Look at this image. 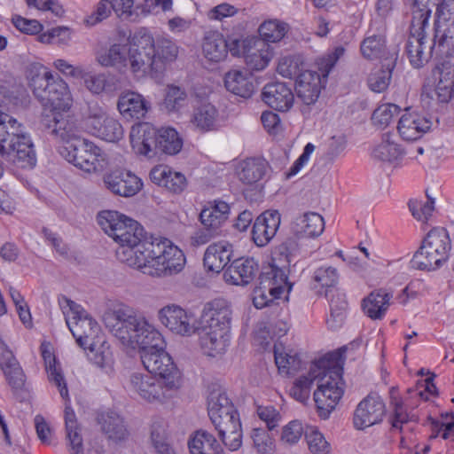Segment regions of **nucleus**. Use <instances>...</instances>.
I'll list each match as a JSON object with an SVG mask.
<instances>
[{"label": "nucleus", "mask_w": 454, "mask_h": 454, "mask_svg": "<svg viewBox=\"0 0 454 454\" xmlns=\"http://www.w3.org/2000/svg\"><path fill=\"white\" fill-rule=\"evenodd\" d=\"M232 256V246L227 242L215 243L207 247L203 263L207 271L219 273Z\"/></svg>", "instance_id": "nucleus-30"}, {"label": "nucleus", "mask_w": 454, "mask_h": 454, "mask_svg": "<svg viewBox=\"0 0 454 454\" xmlns=\"http://www.w3.org/2000/svg\"><path fill=\"white\" fill-rule=\"evenodd\" d=\"M288 32L287 24L278 20H268L263 21L258 27V34L261 42L265 43H276L280 42Z\"/></svg>", "instance_id": "nucleus-46"}, {"label": "nucleus", "mask_w": 454, "mask_h": 454, "mask_svg": "<svg viewBox=\"0 0 454 454\" xmlns=\"http://www.w3.org/2000/svg\"><path fill=\"white\" fill-rule=\"evenodd\" d=\"M139 46L145 64V78L162 74L178 56V46L172 40L165 37L154 39L146 31L139 32Z\"/></svg>", "instance_id": "nucleus-13"}, {"label": "nucleus", "mask_w": 454, "mask_h": 454, "mask_svg": "<svg viewBox=\"0 0 454 454\" xmlns=\"http://www.w3.org/2000/svg\"><path fill=\"white\" fill-rule=\"evenodd\" d=\"M84 124L91 136L105 142L118 143L124 137L121 123L101 108L92 109Z\"/></svg>", "instance_id": "nucleus-18"}, {"label": "nucleus", "mask_w": 454, "mask_h": 454, "mask_svg": "<svg viewBox=\"0 0 454 454\" xmlns=\"http://www.w3.org/2000/svg\"><path fill=\"white\" fill-rule=\"evenodd\" d=\"M363 57L366 59H377L384 58L387 59V53L385 50V40L380 35H371L366 37L360 46Z\"/></svg>", "instance_id": "nucleus-53"}, {"label": "nucleus", "mask_w": 454, "mask_h": 454, "mask_svg": "<svg viewBox=\"0 0 454 454\" xmlns=\"http://www.w3.org/2000/svg\"><path fill=\"white\" fill-rule=\"evenodd\" d=\"M274 354L275 363L279 373L290 375L299 368L301 359L297 352L294 349L279 344L275 346Z\"/></svg>", "instance_id": "nucleus-44"}, {"label": "nucleus", "mask_w": 454, "mask_h": 454, "mask_svg": "<svg viewBox=\"0 0 454 454\" xmlns=\"http://www.w3.org/2000/svg\"><path fill=\"white\" fill-rule=\"evenodd\" d=\"M403 149L395 140V135L385 133L381 141L374 147L372 156L381 161L395 162L402 158Z\"/></svg>", "instance_id": "nucleus-40"}, {"label": "nucleus", "mask_w": 454, "mask_h": 454, "mask_svg": "<svg viewBox=\"0 0 454 454\" xmlns=\"http://www.w3.org/2000/svg\"><path fill=\"white\" fill-rule=\"evenodd\" d=\"M30 86L35 95L43 101L42 123L51 135L58 121L75 122L70 116H63L73 106V96L68 84L60 77H55L53 73L43 67L42 74H36L30 78Z\"/></svg>", "instance_id": "nucleus-6"}, {"label": "nucleus", "mask_w": 454, "mask_h": 454, "mask_svg": "<svg viewBox=\"0 0 454 454\" xmlns=\"http://www.w3.org/2000/svg\"><path fill=\"white\" fill-rule=\"evenodd\" d=\"M325 229L323 217L315 212H307L297 216L292 225L293 232L301 238H315Z\"/></svg>", "instance_id": "nucleus-31"}, {"label": "nucleus", "mask_w": 454, "mask_h": 454, "mask_svg": "<svg viewBox=\"0 0 454 454\" xmlns=\"http://www.w3.org/2000/svg\"><path fill=\"white\" fill-rule=\"evenodd\" d=\"M53 136L59 144V153L75 168L88 174L102 173L109 168V155L94 142L82 137L75 122L59 121Z\"/></svg>", "instance_id": "nucleus-5"}, {"label": "nucleus", "mask_w": 454, "mask_h": 454, "mask_svg": "<svg viewBox=\"0 0 454 454\" xmlns=\"http://www.w3.org/2000/svg\"><path fill=\"white\" fill-rule=\"evenodd\" d=\"M392 294L383 289L372 292L363 300V310L372 319H380L387 313Z\"/></svg>", "instance_id": "nucleus-35"}, {"label": "nucleus", "mask_w": 454, "mask_h": 454, "mask_svg": "<svg viewBox=\"0 0 454 454\" xmlns=\"http://www.w3.org/2000/svg\"><path fill=\"white\" fill-rule=\"evenodd\" d=\"M124 387L134 399L154 405L168 403L176 395L178 391L155 375L138 371L129 374Z\"/></svg>", "instance_id": "nucleus-12"}, {"label": "nucleus", "mask_w": 454, "mask_h": 454, "mask_svg": "<svg viewBox=\"0 0 454 454\" xmlns=\"http://www.w3.org/2000/svg\"><path fill=\"white\" fill-rule=\"evenodd\" d=\"M207 412L223 445L231 451L239 450L243 443L240 416L225 392L221 389L210 392Z\"/></svg>", "instance_id": "nucleus-8"}, {"label": "nucleus", "mask_w": 454, "mask_h": 454, "mask_svg": "<svg viewBox=\"0 0 454 454\" xmlns=\"http://www.w3.org/2000/svg\"><path fill=\"white\" fill-rule=\"evenodd\" d=\"M409 208L412 215L419 221H427L434 210V201L412 200L409 202Z\"/></svg>", "instance_id": "nucleus-60"}, {"label": "nucleus", "mask_w": 454, "mask_h": 454, "mask_svg": "<svg viewBox=\"0 0 454 454\" xmlns=\"http://www.w3.org/2000/svg\"><path fill=\"white\" fill-rule=\"evenodd\" d=\"M103 231L116 244L118 261L130 269L153 278H165L183 271L186 257L166 238L149 240L144 227L133 218L116 210H103L97 215Z\"/></svg>", "instance_id": "nucleus-1"}, {"label": "nucleus", "mask_w": 454, "mask_h": 454, "mask_svg": "<svg viewBox=\"0 0 454 454\" xmlns=\"http://www.w3.org/2000/svg\"><path fill=\"white\" fill-rule=\"evenodd\" d=\"M274 57V49L256 37V43L249 46L245 53L247 66L254 71H262Z\"/></svg>", "instance_id": "nucleus-34"}, {"label": "nucleus", "mask_w": 454, "mask_h": 454, "mask_svg": "<svg viewBox=\"0 0 454 454\" xmlns=\"http://www.w3.org/2000/svg\"><path fill=\"white\" fill-rule=\"evenodd\" d=\"M302 60L298 55L281 56L278 60L277 72L285 78H292L301 71Z\"/></svg>", "instance_id": "nucleus-55"}, {"label": "nucleus", "mask_w": 454, "mask_h": 454, "mask_svg": "<svg viewBox=\"0 0 454 454\" xmlns=\"http://www.w3.org/2000/svg\"><path fill=\"white\" fill-rule=\"evenodd\" d=\"M422 96L442 103L454 98V60H444L432 70L424 82Z\"/></svg>", "instance_id": "nucleus-16"}, {"label": "nucleus", "mask_w": 454, "mask_h": 454, "mask_svg": "<svg viewBox=\"0 0 454 454\" xmlns=\"http://www.w3.org/2000/svg\"><path fill=\"white\" fill-rule=\"evenodd\" d=\"M187 104V93L184 89L170 84L165 89L162 108L168 113H177Z\"/></svg>", "instance_id": "nucleus-48"}, {"label": "nucleus", "mask_w": 454, "mask_h": 454, "mask_svg": "<svg viewBox=\"0 0 454 454\" xmlns=\"http://www.w3.org/2000/svg\"><path fill=\"white\" fill-rule=\"evenodd\" d=\"M190 454H218L220 445L216 438L206 430H197L188 440Z\"/></svg>", "instance_id": "nucleus-39"}, {"label": "nucleus", "mask_w": 454, "mask_h": 454, "mask_svg": "<svg viewBox=\"0 0 454 454\" xmlns=\"http://www.w3.org/2000/svg\"><path fill=\"white\" fill-rule=\"evenodd\" d=\"M262 101L278 112L289 111L294 104V93L291 85L284 82L267 83L262 92Z\"/></svg>", "instance_id": "nucleus-25"}, {"label": "nucleus", "mask_w": 454, "mask_h": 454, "mask_svg": "<svg viewBox=\"0 0 454 454\" xmlns=\"http://www.w3.org/2000/svg\"><path fill=\"white\" fill-rule=\"evenodd\" d=\"M102 428L114 441L124 440L128 435L123 419L115 413L107 414L106 418H103Z\"/></svg>", "instance_id": "nucleus-54"}, {"label": "nucleus", "mask_w": 454, "mask_h": 454, "mask_svg": "<svg viewBox=\"0 0 454 454\" xmlns=\"http://www.w3.org/2000/svg\"><path fill=\"white\" fill-rule=\"evenodd\" d=\"M261 281L264 283V287L271 292L273 297L288 300L293 284L288 279L287 269L270 264L262 273Z\"/></svg>", "instance_id": "nucleus-28"}, {"label": "nucleus", "mask_w": 454, "mask_h": 454, "mask_svg": "<svg viewBox=\"0 0 454 454\" xmlns=\"http://www.w3.org/2000/svg\"><path fill=\"white\" fill-rule=\"evenodd\" d=\"M105 188L111 193L122 198H131L138 194L144 187L143 180L127 168H115L102 176Z\"/></svg>", "instance_id": "nucleus-19"}, {"label": "nucleus", "mask_w": 454, "mask_h": 454, "mask_svg": "<svg viewBox=\"0 0 454 454\" xmlns=\"http://www.w3.org/2000/svg\"><path fill=\"white\" fill-rule=\"evenodd\" d=\"M80 79L83 80L86 89L93 94L102 93L107 83L106 76L104 73H93L88 70Z\"/></svg>", "instance_id": "nucleus-61"}, {"label": "nucleus", "mask_w": 454, "mask_h": 454, "mask_svg": "<svg viewBox=\"0 0 454 454\" xmlns=\"http://www.w3.org/2000/svg\"><path fill=\"white\" fill-rule=\"evenodd\" d=\"M202 54L210 62L219 63L227 57V42L216 31L207 33L202 43Z\"/></svg>", "instance_id": "nucleus-37"}, {"label": "nucleus", "mask_w": 454, "mask_h": 454, "mask_svg": "<svg viewBox=\"0 0 454 454\" xmlns=\"http://www.w3.org/2000/svg\"><path fill=\"white\" fill-rule=\"evenodd\" d=\"M259 270L253 257L235 259L223 272L224 281L233 286H247L253 281Z\"/></svg>", "instance_id": "nucleus-27"}, {"label": "nucleus", "mask_w": 454, "mask_h": 454, "mask_svg": "<svg viewBox=\"0 0 454 454\" xmlns=\"http://www.w3.org/2000/svg\"><path fill=\"white\" fill-rule=\"evenodd\" d=\"M129 143L134 153L152 159L157 155V129L148 122L133 125Z\"/></svg>", "instance_id": "nucleus-21"}, {"label": "nucleus", "mask_w": 454, "mask_h": 454, "mask_svg": "<svg viewBox=\"0 0 454 454\" xmlns=\"http://www.w3.org/2000/svg\"><path fill=\"white\" fill-rule=\"evenodd\" d=\"M104 323L122 348L140 353L147 372L179 390L182 373L166 350L163 334L153 322L122 304L107 311Z\"/></svg>", "instance_id": "nucleus-2"}, {"label": "nucleus", "mask_w": 454, "mask_h": 454, "mask_svg": "<svg viewBox=\"0 0 454 454\" xmlns=\"http://www.w3.org/2000/svg\"><path fill=\"white\" fill-rule=\"evenodd\" d=\"M113 10L112 0H99L94 11L84 18L87 27H94L110 17Z\"/></svg>", "instance_id": "nucleus-57"}, {"label": "nucleus", "mask_w": 454, "mask_h": 454, "mask_svg": "<svg viewBox=\"0 0 454 454\" xmlns=\"http://www.w3.org/2000/svg\"><path fill=\"white\" fill-rule=\"evenodd\" d=\"M345 48L337 46L317 59L320 73L303 70L296 77L295 90L299 98L306 105L314 104L325 87L327 77L338 60L344 55Z\"/></svg>", "instance_id": "nucleus-11"}, {"label": "nucleus", "mask_w": 454, "mask_h": 454, "mask_svg": "<svg viewBox=\"0 0 454 454\" xmlns=\"http://www.w3.org/2000/svg\"><path fill=\"white\" fill-rule=\"evenodd\" d=\"M386 415V405L382 398L375 394L361 400L354 411L353 425L356 430H364L380 424Z\"/></svg>", "instance_id": "nucleus-20"}, {"label": "nucleus", "mask_w": 454, "mask_h": 454, "mask_svg": "<svg viewBox=\"0 0 454 454\" xmlns=\"http://www.w3.org/2000/svg\"><path fill=\"white\" fill-rule=\"evenodd\" d=\"M152 109L151 102L141 93L126 90L117 100V110L127 121H141L145 119Z\"/></svg>", "instance_id": "nucleus-23"}, {"label": "nucleus", "mask_w": 454, "mask_h": 454, "mask_svg": "<svg viewBox=\"0 0 454 454\" xmlns=\"http://www.w3.org/2000/svg\"><path fill=\"white\" fill-rule=\"evenodd\" d=\"M232 314L231 304L225 299H215L203 306L200 317L202 330L200 346L206 356L216 357L227 351Z\"/></svg>", "instance_id": "nucleus-7"}, {"label": "nucleus", "mask_w": 454, "mask_h": 454, "mask_svg": "<svg viewBox=\"0 0 454 454\" xmlns=\"http://www.w3.org/2000/svg\"><path fill=\"white\" fill-rule=\"evenodd\" d=\"M0 155L20 168L36 164V153L30 134L16 118L0 109Z\"/></svg>", "instance_id": "nucleus-9"}, {"label": "nucleus", "mask_w": 454, "mask_h": 454, "mask_svg": "<svg viewBox=\"0 0 454 454\" xmlns=\"http://www.w3.org/2000/svg\"><path fill=\"white\" fill-rule=\"evenodd\" d=\"M399 112L400 107L397 105L382 104L373 111L372 121L375 126L387 127Z\"/></svg>", "instance_id": "nucleus-56"}, {"label": "nucleus", "mask_w": 454, "mask_h": 454, "mask_svg": "<svg viewBox=\"0 0 454 454\" xmlns=\"http://www.w3.org/2000/svg\"><path fill=\"white\" fill-rule=\"evenodd\" d=\"M411 21L406 52L411 64L419 68L427 62L432 51L450 56L454 50V0H442L435 12L434 38L431 46L428 30L432 14L411 12Z\"/></svg>", "instance_id": "nucleus-3"}, {"label": "nucleus", "mask_w": 454, "mask_h": 454, "mask_svg": "<svg viewBox=\"0 0 454 454\" xmlns=\"http://www.w3.org/2000/svg\"><path fill=\"white\" fill-rule=\"evenodd\" d=\"M151 441L158 454H176L174 450L166 442V431L163 427H153Z\"/></svg>", "instance_id": "nucleus-62"}, {"label": "nucleus", "mask_w": 454, "mask_h": 454, "mask_svg": "<svg viewBox=\"0 0 454 454\" xmlns=\"http://www.w3.org/2000/svg\"><path fill=\"white\" fill-rule=\"evenodd\" d=\"M306 427L299 419H292L283 425L279 431L278 441L284 447L292 448L301 442L305 436Z\"/></svg>", "instance_id": "nucleus-45"}, {"label": "nucleus", "mask_w": 454, "mask_h": 454, "mask_svg": "<svg viewBox=\"0 0 454 454\" xmlns=\"http://www.w3.org/2000/svg\"><path fill=\"white\" fill-rule=\"evenodd\" d=\"M183 147V140L177 131L173 128H162L157 130V149L174 155L178 153Z\"/></svg>", "instance_id": "nucleus-47"}, {"label": "nucleus", "mask_w": 454, "mask_h": 454, "mask_svg": "<svg viewBox=\"0 0 454 454\" xmlns=\"http://www.w3.org/2000/svg\"><path fill=\"white\" fill-rule=\"evenodd\" d=\"M450 249V240L443 228H434L424 239L412 258L413 267L420 270H434L444 262Z\"/></svg>", "instance_id": "nucleus-15"}, {"label": "nucleus", "mask_w": 454, "mask_h": 454, "mask_svg": "<svg viewBox=\"0 0 454 454\" xmlns=\"http://www.w3.org/2000/svg\"><path fill=\"white\" fill-rule=\"evenodd\" d=\"M432 121L423 114L406 108L401 114L396 129L400 137L404 141H416L431 129Z\"/></svg>", "instance_id": "nucleus-22"}, {"label": "nucleus", "mask_w": 454, "mask_h": 454, "mask_svg": "<svg viewBox=\"0 0 454 454\" xmlns=\"http://www.w3.org/2000/svg\"><path fill=\"white\" fill-rule=\"evenodd\" d=\"M271 431L263 427L251 429L248 439L255 454H276L278 445Z\"/></svg>", "instance_id": "nucleus-41"}, {"label": "nucleus", "mask_w": 454, "mask_h": 454, "mask_svg": "<svg viewBox=\"0 0 454 454\" xmlns=\"http://www.w3.org/2000/svg\"><path fill=\"white\" fill-rule=\"evenodd\" d=\"M230 212L229 205L224 201L207 203L200 214L203 226L208 230H216L227 220Z\"/></svg>", "instance_id": "nucleus-36"}, {"label": "nucleus", "mask_w": 454, "mask_h": 454, "mask_svg": "<svg viewBox=\"0 0 454 454\" xmlns=\"http://www.w3.org/2000/svg\"><path fill=\"white\" fill-rule=\"evenodd\" d=\"M0 366L8 382L14 387H20L24 382V374L12 352L5 351L0 358Z\"/></svg>", "instance_id": "nucleus-49"}, {"label": "nucleus", "mask_w": 454, "mask_h": 454, "mask_svg": "<svg viewBox=\"0 0 454 454\" xmlns=\"http://www.w3.org/2000/svg\"><path fill=\"white\" fill-rule=\"evenodd\" d=\"M12 22L20 32L28 35H40L43 28V26L36 20H27L20 15H13Z\"/></svg>", "instance_id": "nucleus-64"}, {"label": "nucleus", "mask_w": 454, "mask_h": 454, "mask_svg": "<svg viewBox=\"0 0 454 454\" xmlns=\"http://www.w3.org/2000/svg\"><path fill=\"white\" fill-rule=\"evenodd\" d=\"M305 440L311 454H331V444L316 426H307Z\"/></svg>", "instance_id": "nucleus-52"}, {"label": "nucleus", "mask_w": 454, "mask_h": 454, "mask_svg": "<svg viewBox=\"0 0 454 454\" xmlns=\"http://www.w3.org/2000/svg\"><path fill=\"white\" fill-rule=\"evenodd\" d=\"M314 385L317 388L313 393V399L318 416L326 419L344 394L345 383L338 363L328 357L313 362L294 379L289 394L294 400L306 403Z\"/></svg>", "instance_id": "nucleus-4"}, {"label": "nucleus", "mask_w": 454, "mask_h": 454, "mask_svg": "<svg viewBox=\"0 0 454 454\" xmlns=\"http://www.w3.org/2000/svg\"><path fill=\"white\" fill-rule=\"evenodd\" d=\"M219 114L216 107L207 101H203L195 106L191 118L193 128L200 132L215 130Z\"/></svg>", "instance_id": "nucleus-32"}, {"label": "nucleus", "mask_w": 454, "mask_h": 454, "mask_svg": "<svg viewBox=\"0 0 454 454\" xmlns=\"http://www.w3.org/2000/svg\"><path fill=\"white\" fill-rule=\"evenodd\" d=\"M159 323L175 335L190 337L197 330L192 312L176 303H168L157 311Z\"/></svg>", "instance_id": "nucleus-17"}, {"label": "nucleus", "mask_w": 454, "mask_h": 454, "mask_svg": "<svg viewBox=\"0 0 454 454\" xmlns=\"http://www.w3.org/2000/svg\"><path fill=\"white\" fill-rule=\"evenodd\" d=\"M257 415L266 424V429H275L282 419L279 411L272 405L259 406Z\"/></svg>", "instance_id": "nucleus-63"}, {"label": "nucleus", "mask_w": 454, "mask_h": 454, "mask_svg": "<svg viewBox=\"0 0 454 454\" xmlns=\"http://www.w3.org/2000/svg\"><path fill=\"white\" fill-rule=\"evenodd\" d=\"M347 301L343 294H336V299L333 295L330 300V315L326 319V325L331 330H338L344 324L346 318Z\"/></svg>", "instance_id": "nucleus-51"}, {"label": "nucleus", "mask_w": 454, "mask_h": 454, "mask_svg": "<svg viewBox=\"0 0 454 454\" xmlns=\"http://www.w3.org/2000/svg\"><path fill=\"white\" fill-rule=\"evenodd\" d=\"M392 73L390 64L386 69L372 71L368 78V86L371 90L380 93L386 90L390 83Z\"/></svg>", "instance_id": "nucleus-58"}, {"label": "nucleus", "mask_w": 454, "mask_h": 454, "mask_svg": "<svg viewBox=\"0 0 454 454\" xmlns=\"http://www.w3.org/2000/svg\"><path fill=\"white\" fill-rule=\"evenodd\" d=\"M149 179L155 185L173 194H181L188 186L185 175L168 165L158 164L149 172Z\"/></svg>", "instance_id": "nucleus-24"}, {"label": "nucleus", "mask_w": 454, "mask_h": 454, "mask_svg": "<svg viewBox=\"0 0 454 454\" xmlns=\"http://www.w3.org/2000/svg\"><path fill=\"white\" fill-rule=\"evenodd\" d=\"M87 354L90 361L99 368L102 372L112 375L114 372V360L110 345L103 339H99L87 346Z\"/></svg>", "instance_id": "nucleus-33"}, {"label": "nucleus", "mask_w": 454, "mask_h": 454, "mask_svg": "<svg viewBox=\"0 0 454 454\" xmlns=\"http://www.w3.org/2000/svg\"><path fill=\"white\" fill-rule=\"evenodd\" d=\"M41 353L48 373V379L59 388L61 397H67V387L60 366L57 364L49 343H42Z\"/></svg>", "instance_id": "nucleus-38"}, {"label": "nucleus", "mask_w": 454, "mask_h": 454, "mask_svg": "<svg viewBox=\"0 0 454 454\" xmlns=\"http://www.w3.org/2000/svg\"><path fill=\"white\" fill-rule=\"evenodd\" d=\"M73 38V31L66 26H58L40 33L37 40L43 44L57 45L59 47L68 46Z\"/></svg>", "instance_id": "nucleus-50"}, {"label": "nucleus", "mask_w": 454, "mask_h": 454, "mask_svg": "<svg viewBox=\"0 0 454 454\" xmlns=\"http://www.w3.org/2000/svg\"><path fill=\"white\" fill-rule=\"evenodd\" d=\"M339 280V274L335 268L332 266H322L317 269L313 274V288L317 289L321 294L326 297L330 294L336 292L335 286Z\"/></svg>", "instance_id": "nucleus-43"}, {"label": "nucleus", "mask_w": 454, "mask_h": 454, "mask_svg": "<svg viewBox=\"0 0 454 454\" xmlns=\"http://www.w3.org/2000/svg\"><path fill=\"white\" fill-rule=\"evenodd\" d=\"M267 164L264 160L247 159L241 161L237 168L239 179L245 184H254L260 182L265 176Z\"/></svg>", "instance_id": "nucleus-42"}, {"label": "nucleus", "mask_w": 454, "mask_h": 454, "mask_svg": "<svg viewBox=\"0 0 454 454\" xmlns=\"http://www.w3.org/2000/svg\"><path fill=\"white\" fill-rule=\"evenodd\" d=\"M223 82L229 92L243 98H250L255 90L253 78L247 70L228 71L224 74Z\"/></svg>", "instance_id": "nucleus-29"}, {"label": "nucleus", "mask_w": 454, "mask_h": 454, "mask_svg": "<svg viewBox=\"0 0 454 454\" xmlns=\"http://www.w3.org/2000/svg\"><path fill=\"white\" fill-rule=\"evenodd\" d=\"M281 223L278 210L270 209L262 213L254 221L252 239L257 247H264L275 237Z\"/></svg>", "instance_id": "nucleus-26"}, {"label": "nucleus", "mask_w": 454, "mask_h": 454, "mask_svg": "<svg viewBox=\"0 0 454 454\" xmlns=\"http://www.w3.org/2000/svg\"><path fill=\"white\" fill-rule=\"evenodd\" d=\"M51 65L55 70L67 77L80 79V77L86 74V69L83 66L74 65L67 59L62 58L54 59Z\"/></svg>", "instance_id": "nucleus-59"}, {"label": "nucleus", "mask_w": 454, "mask_h": 454, "mask_svg": "<svg viewBox=\"0 0 454 454\" xmlns=\"http://www.w3.org/2000/svg\"><path fill=\"white\" fill-rule=\"evenodd\" d=\"M59 305L67 325L81 348L86 349L90 343L103 339L100 325L80 304L63 297Z\"/></svg>", "instance_id": "nucleus-14"}, {"label": "nucleus", "mask_w": 454, "mask_h": 454, "mask_svg": "<svg viewBox=\"0 0 454 454\" xmlns=\"http://www.w3.org/2000/svg\"><path fill=\"white\" fill-rule=\"evenodd\" d=\"M96 62L102 67H113L121 74L129 72L134 78H145V64L139 46V33L133 43H114L98 50Z\"/></svg>", "instance_id": "nucleus-10"}]
</instances>
